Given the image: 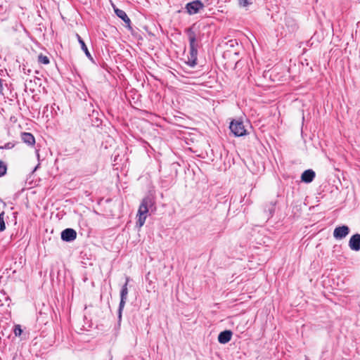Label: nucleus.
<instances>
[{"mask_svg":"<svg viewBox=\"0 0 360 360\" xmlns=\"http://www.w3.org/2000/svg\"><path fill=\"white\" fill-rule=\"evenodd\" d=\"M77 237V232L73 229L68 228L61 232V239L65 242H71Z\"/></svg>","mask_w":360,"mask_h":360,"instance_id":"0eeeda50","label":"nucleus"},{"mask_svg":"<svg viewBox=\"0 0 360 360\" xmlns=\"http://www.w3.org/2000/svg\"><path fill=\"white\" fill-rule=\"evenodd\" d=\"M115 13L120 18H121L127 24V26L128 27L131 28V20L124 11L119 8H115Z\"/></svg>","mask_w":360,"mask_h":360,"instance_id":"ddd939ff","label":"nucleus"},{"mask_svg":"<svg viewBox=\"0 0 360 360\" xmlns=\"http://www.w3.org/2000/svg\"><path fill=\"white\" fill-rule=\"evenodd\" d=\"M275 205L276 203L273 202H270L265 205L264 208V212L265 214V217L269 219L271 218L275 212Z\"/></svg>","mask_w":360,"mask_h":360,"instance_id":"9b49d317","label":"nucleus"},{"mask_svg":"<svg viewBox=\"0 0 360 360\" xmlns=\"http://www.w3.org/2000/svg\"><path fill=\"white\" fill-rule=\"evenodd\" d=\"M306 360H309L308 358H306Z\"/></svg>","mask_w":360,"mask_h":360,"instance_id":"393cba45","label":"nucleus"},{"mask_svg":"<svg viewBox=\"0 0 360 360\" xmlns=\"http://www.w3.org/2000/svg\"><path fill=\"white\" fill-rule=\"evenodd\" d=\"M349 247L354 251L360 250V234L356 233L350 238Z\"/></svg>","mask_w":360,"mask_h":360,"instance_id":"6e6552de","label":"nucleus"},{"mask_svg":"<svg viewBox=\"0 0 360 360\" xmlns=\"http://www.w3.org/2000/svg\"><path fill=\"white\" fill-rule=\"evenodd\" d=\"M13 333L15 336L20 337L21 334L22 333V329L21 328L20 325H15L14 326Z\"/></svg>","mask_w":360,"mask_h":360,"instance_id":"a211bd4d","label":"nucleus"},{"mask_svg":"<svg viewBox=\"0 0 360 360\" xmlns=\"http://www.w3.org/2000/svg\"><path fill=\"white\" fill-rule=\"evenodd\" d=\"M5 212H1L0 213V232L4 231L6 229V224L4 221Z\"/></svg>","mask_w":360,"mask_h":360,"instance_id":"f3484780","label":"nucleus"},{"mask_svg":"<svg viewBox=\"0 0 360 360\" xmlns=\"http://www.w3.org/2000/svg\"><path fill=\"white\" fill-rule=\"evenodd\" d=\"M204 7V4L200 0L193 1L186 5V11L189 15H194L199 13Z\"/></svg>","mask_w":360,"mask_h":360,"instance_id":"39448f33","label":"nucleus"},{"mask_svg":"<svg viewBox=\"0 0 360 360\" xmlns=\"http://www.w3.org/2000/svg\"><path fill=\"white\" fill-rule=\"evenodd\" d=\"M25 70H25V68H23V71H24V72H25V73H27Z\"/></svg>","mask_w":360,"mask_h":360,"instance_id":"b1692460","label":"nucleus"},{"mask_svg":"<svg viewBox=\"0 0 360 360\" xmlns=\"http://www.w3.org/2000/svg\"><path fill=\"white\" fill-rule=\"evenodd\" d=\"M126 281L125 283L122 285L121 291H120V302L119 304V309H118V319L119 320L122 318V312L124 307L125 303L127 300V295H128V288L127 285L129 282V277H126Z\"/></svg>","mask_w":360,"mask_h":360,"instance_id":"7ed1b4c3","label":"nucleus"},{"mask_svg":"<svg viewBox=\"0 0 360 360\" xmlns=\"http://www.w3.org/2000/svg\"><path fill=\"white\" fill-rule=\"evenodd\" d=\"M229 129L236 136H241L246 133L243 122L241 121L233 120L230 124Z\"/></svg>","mask_w":360,"mask_h":360,"instance_id":"20e7f679","label":"nucleus"},{"mask_svg":"<svg viewBox=\"0 0 360 360\" xmlns=\"http://www.w3.org/2000/svg\"><path fill=\"white\" fill-rule=\"evenodd\" d=\"M232 332L229 330H226L221 332L218 335V341L221 344H226L229 342L232 337Z\"/></svg>","mask_w":360,"mask_h":360,"instance_id":"9d476101","label":"nucleus"},{"mask_svg":"<svg viewBox=\"0 0 360 360\" xmlns=\"http://www.w3.org/2000/svg\"><path fill=\"white\" fill-rule=\"evenodd\" d=\"M26 72L30 73V70L28 69L27 70H26Z\"/></svg>","mask_w":360,"mask_h":360,"instance_id":"5701e85b","label":"nucleus"},{"mask_svg":"<svg viewBox=\"0 0 360 360\" xmlns=\"http://www.w3.org/2000/svg\"><path fill=\"white\" fill-rule=\"evenodd\" d=\"M156 210L155 201L150 195L146 196L141 201L138 210V221L136 225L141 228L143 226L147 214L149 212H154Z\"/></svg>","mask_w":360,"mask_h":360,"instance_id":"f257e3e1","label":"nucleus"},{"mask_svg":"<svg viewBox=\"0 0 360 360\" xmlns=\"http://www.w3.org/2000/svg\"><path fill=\"white\" fill-rule=\"evenodd\" d=\"M316 176V173L314 170L309 169L305 170L301 175V181L302 182L309 184L313 181Z\"/></svg>","mask_w":360,"mask_h":360,"instance_id":"1a4fd4ad","label":"nucleus"},{"mask_svg":"<svg viewBox=\"0 0 360 360\" xmlns=\"http://www.w3.org/2000/svg\"><path fill=\"white\" fill-rule=\"evenodd\" d=\"M238 4L240 7L248 6V0H238Z\"/></svg>","mask_w":360,"mask_h":360,"instance_id":"6ab92c4d","label":"nucleus"},{"mask_svg":"<svg viewBox=\"0 0 360 360\" xmlns=\"http://www.w3.org/2000/svg\"><path fill=\"white\" fill-rule=\"evenodd\" d=\"M14 144L12 143H7L4 145V146L0 147V148H5V149H11L13 148Z\"/></svg>","mask_w":360,"mask_h":360,"instance_id":"aec40b11","label":"nucleus"},{"mask_svg":"<svg viewBox=\"0 0 360 360\" xmlns=\"http://www.w3.org/2000/svg\"><path fill=\"white\" fill-rule=\"evenodd\" d=\"M7 172V165L5 162L0 160V177H2L6 174Z\"/></svg>","mask_w":360,"mask_h":360,"instance_id":"2eb2a0df","label":"nucleus"},{"mask_svg":"<svg viewBox=\"0 0 360 360\" xmlns=\"http://www.w3.org/2000/svg\"><path fill=\"white\" fill-rule=\"evenodd\" d=\"M349 233V228L343 225L341 226H338L333 231V237L335 239L340 240L345 238Z\"/></svg>","mask_w":360,"mask_h":360,"instance_id":"423d86ee","label":"nucleus"},{"mask_svg":"<svg viewBox=\"0 0 360 360\" xmlns=\"http://www.w3.org/2000/svg\"><path fill=\"white\" fill-rule=\"evenodd\" d=\"M186 33L188 37L190 52L188 56L187 64L193 68L197 65V56H198V44L196 42L197 37L196 34L194 32L193 27H189L186 30Z\"/></svg>","mask_w":360,"mask_h":360,"instance_id":"f03ea898","label":"nucleus"},{"mask_svg":"<svg viewBox=\"0 0 360 360\" xmlns=\"http://www.w3.org/2000/svg\"><path fill=\"white\" fill-rule=\"evenodd\" d=\"M21 139L28 146H34L35 143V139L34 136L29 132H22L21 134Z\"/></svg>","mask_w":360,"mask_h":360,"instance_id":"f8f14e48","label":"nucleus"},{"mask_svg":"<svg viewBox=\"0 0 360 360\" xmlns=\"http://www.w3.org/2000/svg\"><path fill=\"white\" fill-rule=\"evenodd\" d=\"M76 37L77 38L79 43L81 45V48H82V51L85 53V55L87 56L88 58H89L91 61H93V58H92L90 52L89 51L87 46H86L84 41L82 39V37L78 34H76Z\"/></svg>","mask_w":360,"mask_h":360,"instance_id":"4468645a","label":"nucleus"},{"mask_svg":"<svg viewBox=\"0 0 360 360\" xmlns=\"http://www.w3.org/2000/svg\"><path fill=\"white\" fill-rule=\"evenodd\" d=\"M3 82H4V80L1 78H0V94H4V93H3V91H4Z\"/></svg>","mask_w":360,"mask_h":360,"instance_id":"412c9836","label":"nucleus"},{"mask_svg":"<svg viewBox=\"0 0 360 360\" xmlns=\"http://www.w3.org/2000/svg\"><path fill=\"white\" fill-rule=\"evenodd\" d=\"M26 72L30 73V70L28 69L27 70H26Z\"/></svg>","mask_w":360,"mask_h":360,"instance_id":"4be33fe9","label":"nucleus"},{"mask_svg":"<svg viewBox=\"0 0 360 360\" xmlns=\"http://www.w3.org/2000/svg\"><path fill=\"white\" fill-rule=\"evenodd\" d=\"M38 62L41 64L48 65L50 63L49 58L43 54H39L38 56Z\"/></svg>","mask_w":360,"mask_h":360,"instance_id":"dca6fc26","label":"nucleus"}]
</instances>
